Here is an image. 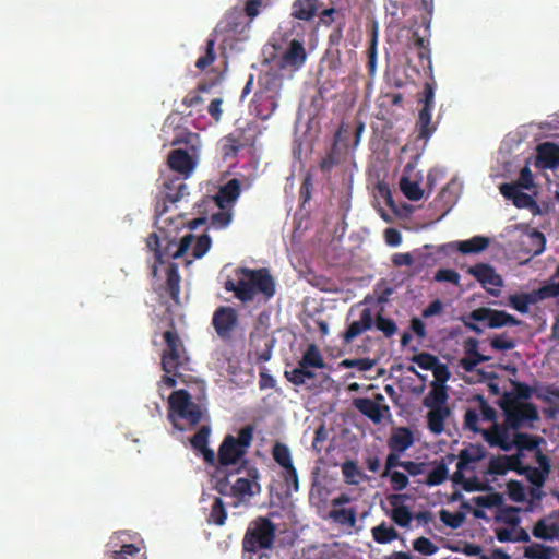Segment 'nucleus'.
I'll return each mask as SVG.
<instances>
[{"label":"nucleus","mask_w":559,"mask_h":559,"mask_svg":"<svg viewBox=\"0 0 559 559\" xmlns=\"http://www.w3.org/2000/svg\"><path fill=\"white\" fill-rule=\"evenodd\" d=\"M413 364H417L418 367L426 371H432L438 362L439 358L430 353L423 352L411 357Z\"/></svg>","instance_id":"45"},{"label":"nucleus","mask_w":559,"mask_h":559,"mask_svg":"<svg viewBox=\"0 0 559 559\" xmlns=\"http://www.w3.org/2000/svg\"><path fill=\"white\" fill-rule=\"evenodd\" d=\"M278 107V94L267 92H255L253 97V110L262 120H266L273 116Z\"/></svg>","instance_id":"18"},{"label":"nucleus","mask_w":559,"mask_h":559,"mask_svg":"<svg viewBox=\"0 0 559 559\" xmlns=\"http://www.w3.org/2000/svg\"><path fill=\"white\" fill-rule=\"evenodd\" d=\"M489 245V238L483 236H475L468 240L455 242L457 250L464 254L481 252L488 248Z\"/></svg>","instance_id":"33"},{"label":"nucleus","mask_w":559,"mask_h":559,"mask_svg":"<svg viewBox=\"0 0 559 559\" xmlns=\"http://www.w3.org/2000/svg\"><path fill=\"white\" fill-rule=\"evenodd\" d=\"M245 469L247 471L248 477H239L230 486V495L239 500L252 498L255 495H259L261 490L258 483L260 477L259 471L254 466H247Z\"/></svg>","instance_id":"14"},{"label":"nucleus","mask_w":559,"mask_h":559,"mask_svg":"<svg viewBox=\"0 0 559 559\" xmlns=\"http://www.w3.org/2000/svg\"><path fill=\"white\" fill-rule=\"evenodd\" d=\"M544 442V439L538 436H532L525 432H514L513 435V448L522 453V451H537L539 449L540 443Z\"/></svg>","instance_id":"30"},{"label":"nucleus","mask_w":559,"mask_h":559,"mask_svg":"<svg viewBox=\"0 0 559 559\" xmlns=\"http://www.w3.org/2000/svg\"><path fill=\"white\" fill-rule=\"evenodd\" d=\"M168 405V417L171 421L175 420V416H178L190 425H197L202 418L200 406L192 402L191 395L186 389L173 391L169 395Z\"/></svg>","instance_id":"6"},{"label":"nucleus","mask_w":559,"mask_h":559,"mask_svg":"<svg viewBox=\"0 0 559 559\" xmlns=\"http://www.w3.org/2000/svg\"><path fill=\"white\" fill-rule=\"evenodd\" d=\"M276 537V526L266 516H257L250 521L242 540L243 550L255 554L273 546Z\"/></svg>","instance_id":"3"},{"label":"nucleus","mask_w":559,"mask_h":559,"mask_svg":"<svg viewBox=\"0 0 559 559\" xmlns=\"http://www.w3.org/2000/svg\"><path fill=\"white\" fill-rule=\"evenodd\" d=\"M233 218V210L231 209H225L221 210L218 209V212L213 213L211 216L210 225L215 228H224L226 227Z\"/></svg>","instance_id":"53"},{"label":"nucleus","mask_w":559,"mask_h":559,"mask_svg":"<svg viewBox=\"0 0 559 559\" xmlns=\"http://www.w3.org/2000/svg\"><path fill=\"white\" fill-rule=\"evenodd\" d=\"M512 390L502 392L498 403L501 404H532L528 402L532 395L535 394L537 400L549 402V396H557L559 399V388L554 385H546L540 391L535 390L533 386L525 382L518 380H509Z\"/></svg>","instance_id":"4"},{"label":"nucleus","mask_w":559,"mask_h":559,"mask_svg":"<svg viewBox=\"0 0 559 559\" xmlns=\"http://www.w3.org/2000/svg\"><path fill=\"white\" fill-rule=\"evenodd\" d=\"M528 242L533 246L530 252H533V255H538L545 250L546 239L542 231L534 229L528 236Z\"/></svg>","instance_id":"57"},{"label":"nucleus","mask_w":559,"mask_h":559,"mask_svg":"<svg viewBox=\"0 0 559 559\" xmlns=\"http://www.w3.org/2000/svg\"><path fill=\"white\" fill-rule=\"evenodd\" d=\"M215 45L216 40L214 37H210L205 45L204 53L199 57L195 61V67L200 71H204L210 64H212L216 59V51H215Z\"/></svg>","instance_id":"40"},{"label":"nucleus","mask_w":559,"mask_h":559,"mask_svg":"<svg viewBox=\"0 0 559 559\" xmlns=\"http://www.w3.org/2000/svg\"><path fill=\"white\" fill-rule=\"evenodd\" d=\"M338 164V157L336 152V144L332 145V148L323 156L319 163V169L323 174H330L335 165Z\"/></svg>","instance_id":"54"},{"label":"nucleus","mask_w":559,"mask_h":559,"mask_svg":"<svg viewBox=\"0 0 559 559\" xmlns=\"http://www.w3.org/2000/svg\"><path fill=\"white\" fill-rule=\"evenodd\" d=\"M342 368L352 369L356 368L359 371H369L376 366V360L369 357L362 358H345L340 364Z\"/></svg>","instance_id":"43"},{"label":"nucleus","mask_w":559,"mask_h":559,"mask_svg":"<svg viewBox=\"0 0 559 559\" xmlns=\"http://www.w3.org/2000/svg\"><path fill=\"white\" fill-rule=\"evenodd\" d=\"M299 362L302 368L308 370L311 368L323 369L325 367L324 359L316 344H310L308 346Z\"/></svg>","instance_id":"32"},{"label":"nucleus","mask_w":559,"mask_h":559,"mask_svg":"<svg viewBox=\"0 0 559 559\" xmlns=\"http://www.w3.org/2000/svg\"><path fill=\"white\" fill-rule=\"evenodd\" d=\"M488 473L490 475H506V455H492L489 460Z\"/></svg>","instance_id":"60"},{"label":"nucleus","mask_w":559,"mask_h":559,"mask_svg":"<svg viewBox=\"0 0 559 559\" xmlns=\"http://www.w3.org/2000/svg\"><path fill=\"white\" fill-rule=\"evenodd\" d=\"M241 141L233 133L224 136L223 155L225 157H235L242 148Z\"/></svg>","instance_id":"50"},{"label":"nucleus","mask_w":559,"mask_h":559,"mask_svg":"<svg viewBox=\"0 0 559 559\" xmlns=\"http://www.w3.org/2000/svg\"><path fill=\"white\" fill-rule=\"evenodd\" d=\"M227 519V511L225 504L221 498H215L211 508V512L207 516V522L215 525H224Z\"/></svg>","instance_id":"41"},{"label":"nucleus","mask_w":559,"mask_h":559,"mask_svg":"<svg viewBox=\"0 0 559 559\" xmlns=\"http://www.w3.org/2000/svg\"><path fill=\"white\" fill-rule=\"evenodd\" d=\"M212 240L207 234H203L195 240V243L192 248V257L195 259L202 258L211 248Z\"/></svg>","instance_id":"59"},{"label":"nucleus","mask_w":559,"mask_h":559,"mask_svg":"<svg viewBox=\"0 0 559 559\" xmlns=\"http://www.w3.org/2000/svg\"><path fill=\"white\" fill-rule=\"evenodd\" d=\"M449 476L447 464L441 461L427 476L426 485L438 486L441 485Z\"/></svg>","instance_id":"46"},{"label":"nucleus","mask_w":559,"mask_h":559,"mask_svg":"<svg viewBox=\"0 0 559 559\" xmlns=\"http://www.w3.org/2000/svg\"><path fill=\"white\" fill-rule=\"evenodd\" d=\"M523 475H526L530 483L537 487H542L548 477L546 474L540 472L537 467L526 466Z\"/></svg>","instance_id":"63"},{"label":"nucleus","mask_w":559,"mask_h":559,"mask_svg":"<svg viewBox=\"0 0 559 559\" xmlns=\"http://www.w3.org/2000/svg\"><path fill=\"white\" fill-rule=\"evenodd\" d=\"M435 95L436 83L426 82L417 98L418 104L421 105V108L418 111L417 128L419 138L424 140H429L430 135L436 130V127L431 124L432 110L435 107Z\"/></svg>","instance_id":"8"},{"label":"nucleus","mask_w":559,"mask_h":559,"mask_svg":"<svg viewBox=\"0 0 559 559\" xmlns=\"http://www.w3.org/2000/svg\"><path fill=\"white\" fill-rule=\"evenodd\" d=\"M391 518L400 527H407L412 521V512L406 506H399L392 510Z\"/></svg>","instance_id":"56"},{"label":"nucleus","mask_w":559,"mask_h":559,"mask_svg":"<svg viewBox=\"0 0 559 559\" xmlns=\"http://www.w3.org/2000/svg\"><path fill=\"white\" fill-rule=\"evenodd\" d=\"M284 378L296 386H300L306 384L307 379H314L316 373L311 370L302 368L300 362H298V367L293 370H285Z\"/></svg>","instance_id":"37"},{"label":"nucleus","mask_w":559,"mask_h":559,"mask_svg":"<svg viewBox=\"0 0 559 559\" xmlns=\"http://www.w3.org/2000/svg\"><path fill=\"white\" fill-rule=\"evenodd\" d=\"M238 313L231 307H219L213 314L212 323L218 337L223 341L230 340L234 330L238 326Z\"/></svg>","instance_id":"13"},{"label":"nucleus","mask_w":559,"mask_h":559,"mask_svg":"<svg viewBox=\"0 0 559 559\" xmlns=\"http://www.w3.org/2000/svg\"><path fill=\"white\" fill-rule=\"evenodd\" d=\"M490 356L484 355L481 353L474 354L471 356H465L460 359V367L466 372H473L478 364H484V361H488Z\"/></svg>","instance_id":"51"},{"label":"nucleus","mask_w":559,"mask_h":559,"mask_svg":"<svg viewBox=\"0 0 559 559\" xmlns=\"http://www.w3.org/2000/svg\"><path fill=\"white\" fill-rule=\"evenodd\" d=\"M307 60V51L304 44L299 40H292L285 51L282 53V67H289L294 71L301 68Z\"/></svg>","instance_id":"20"},{"label":"nucleus","mask_w":559,"mask_h":559,"mask_svg":"<svg viewBox=\"0 0 559 559\" xmlns=\"http://www.w3.org/2000/svg\"><path fill=\"white\" fill-rule=\"evenodd\" d=\"M468 273L473 275L474 278L483 285V287L487 288L491 293L493 292L489 287L498 288L503 285L502 277L497 274L495 269L488 263H475L468 270Z\"/></svg>","instance_id":"17"},{"label":"nucleus","mask_w":559,"mask_h":559,"mask_svg":"<svg viewBox=\"0 0 559 559\" xmlns=\"http://www.w3.org/2000/svg\"><path fill=\"white\" fill-rule=\"evenodd\" d=\"M371 533L378 544H388L399 536L392 526H386L385 522H381L379 526H373Z\"/></svg>","instance_id":"39"},{"label":"nucleus","mask_w":559,"mask_h":559,"mask_svg":"<svg viewBox=\"0 0 559 559\" xmlns=\"http://www.w3.org/2000/svg\"><path fill=\"white\" fill-rule=\"evenodd\" d=\"M236 274L238 281L226 280L224 289L233 292L235 297L243 304L254 300L257 293L262 294L266 300H270L276 293L274 277L266 269L250 270L247 266H240Z\"/></svg>","instance_id":"1"},{"label":"nucleus","mask_w":559,"mask_h":559,"mask_svg":"<svg viewBox=\"0 0 559 559\" xmlns=\"http://www.w3.org/2000/svg\"><path fill=\"white\" fill-rule=\"evenodd\" d=\"M320 0H294L290 15L299 21L310 22L318 14Z\"/></svg>","instance_id":"25"},{"label":"nucleus","mask_w":559,"mask_h":559,"mask_svg":"<svg viewBox=\"0 0 559 559\" xmlns=\"http://www.w3.org/2000/svg\"><path fill=\"white\" fill-rule=\"evenodd\" d=\"M471 319L474 321H487V326L492 329L521 324V320L503 310L485 307L477 308L472 311Z\"/></svg>","instance_id":"15"},{"label":"nucleus","mask_w":559,"mask_h":559,"mask_svg":"<svg viewBox=\"0 0 559 559\" xmlns=\"http://www.w3.org/2000/svg\"><path fill=\"white\" fill-rule=\"evenodd\" d=\"M413 441V435L408 428H395L388 440V448L391 451L405 452Z\"/></svg>","instance_id":"27"},{"label":"nucleus","mask_w":559,"mask_h":559,"mask_svg":"<svg viewBox=\"0 0 559 559\" xmlns=\"http://www.w3.org/2000/svg\"><path fill=\"white\" fill-rule=\"evenodd\" d=\"M449 414L448 407L430 409L427 414L428 429L435 435H440L443 431V421Z\"/></svg>","instance_id":"34"},{"label":"nucleus","mask_w":559,"mask_h":559,"mask_svg":"<svg viewBox=\"0 0 559 559\" xmlns=\"http://www.w3.org/2000/svg\"><path fill=\"white\" fill-rule=\"evenodd\" d=\"M461 276L457 272L450 269H441L435 275L436 282H448L454 285L460 284Z\"/></svg>","instance_id":"62"},{"label":"nucleus","mask_w":559,"mask_h":559,"mask_svg":"<svg viewBox=\"0 0 559 559\" xmlns=\"http://www.w3.org/2000/svg\"><path fill=\"white\" fill-rule=\"evenodd\" d=\"M376 326L381 331L384 337L390 338L396 334L397 324L391 319L383 317L381 313L377 314Z\"/></svg>","instance_id":"47"},{"label":"nucleus","mask_w":559,"mask_h":559,"mask_svg":"<svg viewBox=\"0 0 559 559\" xmlns=\"http://www.w3.org/2000/svg\"><path fill=\"white\" fill-rule=\"evenodd\" d=\"M472 501L479 508L491 509L500 507L503 503V497L500 493H486L485 496L475 497Z\"/></svg>","instance_id":"49"},{"label":"nucleus","mask_w":559,"mask_h":559,"mask_svg":"<svg viewBox=\"0 0 559 559\" xmlns=\"http://www.w3.org/2000/svg\"><path fill=\"white\" fill-rule=\"evenodd\" d=\"M147 248L155 254V263L152 266V274L154 277L158 275V264L164 263L165 257H171V253L177 249L176 241H169L165 251L160 250V238L153 231L146 239Z\"/></svg>","instance_id":"21"},{"label":"nucleus","mask_w":559,"mask_h":559,"mask_svg":"<svg viewBox=\"0 0 559 559\" xmlns=\"http://www.w3.org/2000/svg\"><path fill=\"white\" fill-rule=\"evenodd\" d=\"M496 429L498 430L501 439V450L510 451L513 449L512 440L509 439V431L512 429V426L507 424V416H504V420L502 423L496 421Z\"/></svg>","instance_id":"55"},{"label":"nucleus","mask_w":559,"mask_h":559,"mask_svg":"<svg viewBox=\"0 0 559 559\" xmlns=\"http://www.w3.org/2000/svg\"><path fill=\"white\" fill-rule=\"evenodd\" d=\"M556 548L539 543H532L524 548V556L531 559H551Z\"/></svg>","instance_id":"36"},{"label":"nucleus","mask_w":559,"mask_h":559,"mask_svg":"<svg viewBox=\"0 0 559 559\" xmlns=\"http://www.w3.org/2000/svg\"><path fill=\"white\" fill-rule=\"evenodd\" d=\"M537 164L544 169H557L559 167V145L545 142L537 147Z\"/></svg>","instance_id":"24"},{"label":"nucleus","mask_w":559,"mask_h":559,"mask_svg":"<svg viewBox=\"0 0 559 559\" xmlns=\"http://www.w3.org/2000/svg\"><path fill=\"white\" fill-rule=\"evenodd\" d=\"M179 266L176 262H169L166 270V290L176 304L179 302L180 295Z\"/></svg>","instance_id":"28"},{"label":"nucleus","mask_w":559,"mask_h":559,"mask_svg":"<svg viewBox=\"0 0 559 559\" xmlns=\"http://www.w3.org/2000/svg\"><path fill=\"white\" fill-rule=\"evenodd\" d=\"M448 393L445 385L438 382L431 383V390L424 399V406L429 409L445 408Z\"/></svg>","instance_id":"26"},{"label":"nucleus","mask_w":559,"mask_h":559,"mask_svg":"<svg viewBox=\"0 0 559 559\" xmlns=\"http://www.w3.org/2000/svg\"><path fill=\"white\" fill-rule=\"evenodd\" d=\"M166 348L160 356V367L165 373H178L183 364L185 346L176 330L163 334Z\"/></svg>","instance_id":"7"},{"label":"nucleus","mask_w":559,"mask_h":559,"mask_svg":"<svg viewBox=\"0 0 559 559\" xmlns=\"http://www.w3.org/2000/svg\"><path fill=\"white\" fill-rule=\"evenodd\" d=\"M378 32L374 31L371 35V38H370V44H369V47L367 49V53H368V62H367V68H368V74L370 76H374L376 73H377V68H378Z\"/></svg>","instance_id":"42"},{"label":"nucleus","mask_w":559,"mask_h":559,"mask_svg":"<svg viewBox=\"0 0 559 559\" xmlns=\"http://www.w3.org/2000/svg\"><path fill=\"white\" fill-rule=\"evenodd\" d=\"M487 455V451L481 444H469L462 449L457 455L456 471L451 476L453 483L463 480V474L474 473L476 464Z\"/></svg>","instance_id":"11"},{"label":"nucleus","mask_w":559,"mask_h":559,"mask_svg":"<svg viewBox=\"0 0 559 559\" xmlns=\"http://www.w3.org/2000/svg\"><path fill=\"white\" fill-rule=\"evenodd\" d=\"M413 548L423 555H433L438 551L439 547L429 538L418 537L413 542Z\"/></svg>","instance_id":"58"},{"label":"nucleus","mask_w":559,"mask_h":559,"mask_svg":"<svg viewBox=\"0 0 559 559\" xmlns=\"http://www.w3.org/2000/svg\"><path fill=\"white\" fill-rule=\"evenodd\" d=\"M373 325V317L370 308H365L360 313V319L350 322L344 333V343L349 344L364 331L371 329Z\"/></svg>","instance_id":"23"},{"label":"nucleus","mask_w":559,"mask_h":559,"mask_svg":"<svg viewBox=\"0 0 559 559\" xmlns=\"http://www.w3.org/2000/svg\"><path fill=\"white\" fill-rule=\"evenodd\" d=\"M165 189L164 201L170 202L171 204L179 202V200L189 193V186L180 178L173 179L165 183Z\"/></svg>","instance_id":"29"},{"label":"nucleus","mask_w":559,"mask_h":559,"mask_svg":"<svg viewBox=\"0 0 559 559\" xmlns=\"http://www.w3.org/2000/svg\"><path fill=\"white\" fill-rule=\"evenodd\" d=\"M167 162L174 171L185 177H189L194 167V162L192 160L191 155L188 151L181 148L173 150L168 154Z\"/></svg>","instance_id":"22"},{"label":"nucleus","mask_w":559,"mask_h":559,"mask_svg":"<svg viewBox=\"0 0 559 559\" xmlns=\"http://www.w3.org/2000/svg\"><path fill=\"white\" fill-rule=\"evenodd\" d=\"M272 456L274 462L282 468L281 478L288 491H297L299 489V477L297 469L293 463L289 448L277 441L272 448Z\"/></svg>","instance_id":"9"},{"label":"nucleus","mask_w":559,"mask_h":559,"mask_svg":"<svg viewBox=\"0 0 559 559\" xmlns=\"http://www.w3.org/2000/svg\"><path fill=\"white\" fill-rule=\"evenodd\" d=\"M390 484L393 490L401 491L405 489L409 484V478L406 474L394 471L388 475Z\"/></svg>","instance_id":"61"},{"label":"nucleus","mask_w":559,"mask_h":559,"mask_svg":"<svg viewBox=\"0 0 559 559\" xmlns=\"http://www.w3.org/2000/svg\"><path fill=\"white\" fill-rule=\"evenodd\" d=\"M210 428L207 426H201L195 433L190 438V444L193 449L200 451L207 445L210 437Z\"/></svg>","instance_id":"52"},{"label":"nucleus","mask_w":559,"mask_h":559,"mask_svg":"<svg viewBox=\"0 0 559 559\" xmlns=\"http://www.w3.org/2000/svg\"><path fill=\"white\" fill-rule=\"evenodd\" d=\"M533 536L542 540L559 539V511L538 519L533 526Z\"/></svg>","instance_id":"16"},{"label":"nucleus","mask_w":559,"mask_h":559,"mask_svg":"<svg viewBox=\"0 0 559 559\" xmlns=\"http://www.w3.org/2000/svg\"><path fill=\"white\" fill-rule=\"evenodd\" d=\"M439 519L452 530H456L460 527L465 521V514L463 512H450L448 510L442 509L439 511Z\"/></svg>","instance_id":"48"},{"label":"nucleus","mask_w":559,"mask_h":559,"mask_svg":"<svg viewBox=\"0 0 559 559\" xmlns=\"http://www.w3.org/2000/svg\"><path fill=\"white\" fill-rule=\"evenodd\" d=\"M400 188L411 202H417V200H420L424 195V190L420 188L419 183L412 181L408 177L401 178Z\"/></svg>","instance_id":"38"},{"label":"nucleus","mask_w":559,"mask_h":559,"mask_svg":"<svg viewBox=\"0 0 559 559\" xmlns=\"http://www.w3.org/2000/svg\"><path fill=\"white\" fill-rule=\"evenodd\" d=\"M490 346L496 350H509L515 347V342L502 334L493 337Z\"/></svg>","instance_id":"64"},{"label":"nucleus","mask_w":559,"mask_h":559,"mask_svg":"<svg viewBox=\"0 0 559 559\" xmlns=\"http://www.w3.org/2000/svg\"><path fill=\"white\" fill-rule=\"evenodd\" d=\"M383 395L381 393H378L376 395V401H372L367 397L356 399L353 401V405L358 412L370 418L372 421L381 423L383 416L382 411H389L388 406H380L379 402H383Z\"/></svg>","instance_id":"19"},{"label":"nucleus","mask_w":559,"mask_h":559,"mask_svg":"<svg viewBox=\"0 0 559 559\" xmlns=\"http://www.w3.org/2000/svg\"><path fill=\"white\" fill-rule=\"evenodd\" d=\"M558 297L550 281L544 282L538 288L528 293L512 294L508 297V302L511 308L520 313L530 312V306L547 300V298Z\"/></svg>","instance_id":"10"},{"label":"nucleus","mask_w":559,"mask_h":559,"mask_svg":"<svg viewBox=\"0 0 559 559\" xmlns=\"http://www.w3.org/2000/svg\"><path fill=\"white\" fill-rule=\"evenodd\" d=\"M502 416H507V424L512 426L514 432L521 429H535L539 420L538 406L536 404H501Z\"/></svg>","instance_id":"5"},{"label":"nucleus","mask_w":559,"mask_h":559,"mask_svg":"<svg viewBox=\"0 0 559 559\" xmlns=\"http://www.w3.org/2000/svg\"><path fill=\"white\" fill-rule=\"evenodd\" d=\"M357 510L355 508L332 507L329 519L345 527H355Z\"/></svg>","instance_id":"31"},{"label":"nucleus","mask_w":559,"mask_h":559,"mask_svg":"<svg viewBox=\"0 0 559 559\" xmlns=\"http://www.w3.org/2000/svg\"><path fill=\"white\" fill-rule=\"evenodd\" d=\"M140 548L134 544H124L119 550L106 551L107 559H136Z\"/></svg>","instance_id":"44"},{"label":"nucleus","mask_w":559,"mask_h":559,"mask_svg":"<svg viewBox=\"0 0 559 559\" xmlns=\"http://www.w3.org/2000/svg\"><path fill=\"white\" fill-rule=\"evenodd\" d=\"M342 474L348 485H358L367 479V476L360 471L356 461H345L342 465Z\"/></svg>","instance_id":"35"},{"label":"nucleus","mask_w":559,"mask_h":559,"mask_svg":"<svg viewBox=\"0 0 559 559\" xmlns=\"http://www.w3.org/2000/svg\"><path fill=\"white\" fill-rule=\"evenodd\" d=\"M241 193V183L237 178L228 180L226 183L219 187L215 195L203 199V204L215 205L221 210L231 209L235 201Z\"/></svg>","instance_id":"12"},{"label":"nucleus","mask_w":559,"mask_h":559,"mask_svg":"<svg viewBox=\"0 0 559 559\" xmlns=\"http://www.w3.org/2000/svg\"><path fill=\"white\" fill-rule=\"evenodd\" d=\"M254 438V426L247 425L239 429L238 437L226 435L218 449V463L221 467H229L239 464L236 473H240L249 466L245 457Z\"/></svg>","instance_id":"2"}]
</instances>
